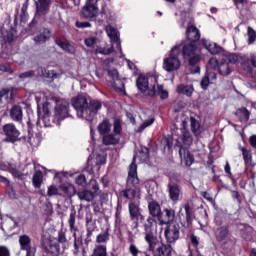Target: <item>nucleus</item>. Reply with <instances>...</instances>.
<instances>
[{
    "label": "nucleus",
    "instance_id": "nucleus-37",
    "mask_svg": "<svg viewBox=\"0 0 256 256\" xmlns=\"http://www.w3.org/2000/svg\"><path fill=\"white\" fill-rule=\"evenodd\" d=\"M90 256H109L107 253V245H96Z\"/></svg>",
    "mask_w": 256,
    "mask_h": 256
},
{
    "label": "nucleus",
    "instance_id": "nucleus-16",
    "mask_svg": "<svg viewBox=\"0 0 256 256\" xmlns=\"http://www.w3.org/2000/svg\"><path fill=\"white\" fill-rule=\"evenodd\" d=\"M146 201L148 203V211L149 215L152 217H156L161 219V205L155 199H153V195L148 194L146 196Z\"/></svg>",
    "mask_w": 256,
    "mask_h": 256
},
{
    "label": "nucleus",
    "instance_id": "nucleus-35",
    "mask_svg": "<svg viewBox=\"0 0 256 256\" xmlns=\"http://www.w3.org/2000/svg\"><path fill=\"white\" fill-rule=\"evenodd\" d=\"M229 235V226H222L217 229L216 239L221 243V241H225L227 236Z\"/></svg>",
    "mask_w": 256,
    "mask_h": 256
},
{
    "label": "nucleus",
    "instance_id": "nucleus-43",
    "mask_svg": "<svg viewBox=\"0 0 256 256\" xmlns=\"http://www.w3.org/2000/svg\"><path fill=\"white\" fill-rule=\"evenodd\" d=\"M74 237V255H79V250L81 249V247H83V238L78 237L77 238V234L74 233L73 234Z\"/></svg>",
    "mask_w": 256,
    "mask_h": 256
},
{
    "label": "nucleus",
    "instance_id": "nucleus-54",
    "mask_svg": "<svg viewBox=\"0 0 256 256\" xmlns=\"http://www.w3.org/2000/svg\"><path fill=\"white\" fill-rule=\"evenodd\" d=\"M88 191L92 193V195H95V193H98L99 191V183H97V180H91L88 184Z\"/></svg>",
    "mask_w": 256,
    "mask_h": 256
},
{
    "label": "nucleus",
    "instance_id": "nucleus-51",
    "mask_svg": "<svg viewBox=\"0 0 256 256\" xmlns=\"http://www.w3.org/2000/svg\"><path fill=\"white\" fill-rule=\"evenodd\" d=\"M156 95H159L160 99L165 100L169 97V92L164 89L163 85H158Z\"/></svg>",
    "mask_w": 256,
    "mask_h": 256
},
{
    "label": "nucleus",
    "instance_id": "nucleus-47",
    "mask_svg": "<svg viewBox=\"0 0 256 256\" xmlns=\"http://www.w3.org/2000/svg\"><path fill=\"white\" fill-rule=\"evenodd\" d=\"M77 211L72 207L70 210V217L68 220L70 231H75V219H76Z\"/></svg>",
    "mask_w": 256,
    "mask_h": 256
},
{
    "label": "nucleus",
    "instance_id": "nucleus-32",
    "mask_svg": "<svg viewBox=\"0 0 256 256\" xmlns=\"http://www.w3.org/2000/svg\"><path fill=\"white\" fill-rule=\"evenodd\" d=\"M32 185L35 189H41L43 185V172L38 170L34 173L32 177Z\"/></svg>",
    "mask_w": 256,
    "mask_h": 256
},
{
    "label": "nucleus",
    "instance_id": "nucleus-21",
    "mask_svg": "<svg viewBox=\"0 0 256 256\" xmlns=\"http://www.w3.org/2000/svg\"><path fill=\"white\" fill-rule=\"evenodd\" d=\"M106 33L109 39H111L113 45L116 46V49L121 51V41L119 40V33L117 32V29H115L113 26H107Z\"/></svg>",
    "mask_w": 256,
    "mask_h": 256
},
{
    "label": "nucleus",
    "instance_id": "nucleus-38",
    "mask_svg": "<svg viewBox=\"0 0 256 256\" xmlns=\"http://www.w3.org/2000/svg\"><path fill=\"white\" fill-rule=\"evenodd\" d=\"M218 71L220 75H223L224 77L227 75H231V64H229V62L227 61L222 62L220 65H218Z\"/></svg>",
    "mask_w": 256,
    "mask_h": 256
},
{
    "label": "nucleus",
    "instance_id": "nucleus-60",
    "mask_svg": "<svg viewBox=\"0 0 256 256\" xmlns=\"http://www.w3.org/2000/svg\"><path fill=\"white\" fill-rule=\"evenodd\" d=\"M188 60H189V65H191V67H195V65H197L201 61V57L196 53L190 58H188Z\"/></svg>",
    "mask_w": 256,
    "mask_h": 256
},
{
    "label": "nucleus",
    "instance_id": "nucleus-57",
    "mask_svg": "<svg viewBox=\"0 0 256 256\" xmlns=\"http://www.w3.org/2000/svg\"><path fill=\"white\" fill-rule=\"evenodd\" d=\"M42 121L44 123V127H53V125H55V123L53 122V116L51 115L43 116Z\"/></svg>",
    "mask_w": 256,
    "mask_h": 256
},
{
    "label": "nucleus",
    "instance_id": "nucleus-28",
    "mask_svg": "<svg viewBox=\"0 0 256 256\" xmlns=\"http://www.w3.org/2000/svg\"><path fill=\"white\" fill-rule=\"evenodd\" d=\"M55 44L66 53H69L70 55H75V46L71 45V43L63 42L61 39H56Z\"/></svg>",
    "mask_w": 256,
    "mask_h": 256
},
{
    "label": "nucleus",
    "instance_id": "nucleus-13",
    "mask_svg": "<svg viewBox=\"0 0 256 256\" xmlns=\"http://www.w3.org/2000/svg\"><path fill=\"white\" fill-rule=\"evenodd\" d=\"M184 211L185 214L179 212V221L182 225V227H185V229H188V227H191L193 225V208L189 206V204L184 205Z\"/></svg>",
    "mask_w": 256,
    "mask_h": 256
},
{
    "label": "nucleus",
    "instance_id": "nucleus-41",
    "mask_svg": "<svg viewBox=\"0 0 256 256\" xmlns=\"http://www.w3.org/2000/svg\"><path fill=\"white\" fill-rule=\"evenodd\" d=\"M161 145L163 146L164 151H171V148L173 147V137L164 136L161 139Z\"/></svg>",
    "mask_w": 256,
    "mask_h": 256
},
{
    "label": "nucleus",
    "instance_id": "nucleus-6",
    "mask_svg": "<svg viewBox=\"0 0 256 256\" xmlns=\"http://www.w3.org/2000/svg\"><path fill=\"white\" fill-rule=\"evenodd\" d=\"M137 154L134 155L132 163L129 166L128 177L126 180V187H132L135 189H141V184L139 183V177L137 176Z\"/></svg>",
    "mask_w": 256,
    "mask_h": 256
},
{
    "label": "nucleus",
    "instance_id": "nucleus-55",
    "mask_svg": "<svg viewBox=\"0 0 256 256\" xmlns=\"http://www.w3.org/2000/svg\"><path fill=\"white\" fill-rule=\"evenodd\" d=\"M113 127H114L113 128L114 135H117L119 137V135H121V131L123 130V128L121 126V120L116 118L114 120Z\"/></svg>",
    "mask_w": 256,
    "mask_h": 256
},
{
    "label": "nucleus",
    "instance_id": "nucleus-11",
    "mask_svg": "<svg viewBox=\"0 0 256 256\" xmlns=\"http://www.w3.org/2000/svg\"><path fill=\"white\" fill-rule=\"evenodd\" d=\"M42 249L44 253L51 256H59L61 253V246H59V242L50 239L42 240Z\"/></svg>",
    "mask_w": 256,
    "mask_h": 256
},
{
    "label": "nucleus",
    "instance_id": "nucleus-7",
    "mask_svg": "<svg viewBox=\"0 0 256 256\" xmlns=\"http://www.w3.org/2000/svg\"><path fill=\"white\" fill-rule=\"evenodd\" d=\"M164 235L168 244L177 243L181 237V226L178 223L169 224L164 230Z\"/></svg>",
    "mask_w": 256,
    "mask_h": 256
},
{
    "label": "nucleus",
    "instance_id": "nucleus-2",
    "mask_svg": "<svg viewBox=\"0 0 256 256\" xmlns=\"http://www.w3.org/2000/svg\"><path fill=\"white\" fill-rule=\"evenodd\" d=\"M35 5L36 13L29 24V31L33 34L39 31V23H43V21H45V17H47V14L51 9V0H38L35 2Z\"/></svg>",
    "mask_w": 256,
    "mask_h": 256
},
{
    "label": "nucleus",
    "instance_id": "nucleus-25",
    "mask_svg": "<svg viewBox=\"0 0 256 256\" xmlns=\"http://www.w3.org/2000/svg\"><path fill=\"white\" fill-rule=\"evenodd\" d=\"M186 37L190 43H195L201 39V32L195 26H190L187 28Z\"/></svg>",
    "mask_w": 256,
    "mask_h": 256
},
{
    "label": "nucleus",
    "instance_id": "nucleus-31",
    "mask_svg": "<svg viewBox=\"0 0 256 256\" xmlns=\"http://www.w3.org/2000/svg\"><path fill=\"white\" fill-rule=\"evenodd\" d=\"M181 139L183 142V145H186V147H191L193 145V136L191 135V132L187 130V128L181 129Z\"/></svg>",
    "mask_w": 256,
    "mask_h": 256
},
{
    "label": "nucleus",
    "instance_id": "nucleus-63",
    "mask_svg": "<svg viewBox=\"0 0 256 256\" xmlns=\"http://www.w3.org/2000/svg\"><path fill=\"white\" fill-rule=\"evenodd\" d=\"M54 195H59V189L57 186H49L47 191V197H54Z\"/></svg>",
    "mask_w": 256,
    "mask_h": 256
},
{
    "label": "nucleus",
    "instance_id": "nucleus-17",
    "mask_svg": "<svg viewBox=\"0 0 256 256\" xmlns=\"http://www.w3.org/2000/svg\"><path fill=\"white\" fill-rule=\"evenodd\" d=\"M120 195L129 201H133V199L139 201V199H141V188L126 186V188L120 192Z\"/></svg>",
    "mask_w": 256,
    "mask_h": 256
},
{
    "label": "nucleus",
    "instance_id": "nucleus-45",
    "mask_svg": "<svg viewBox=\"0 0 256 256\" xmlns=\"http://www.w3.org/2000/svg\"><path fill=\"white\" fill-rule=\"evenodd\" d=\"M240 151L242 152L244 163L251 165L253 161V156L251 155V152L245 147H240Z\"/></svg>",
    "mask_w": 256,
    "mask_h": 256
},
{
    "label": "nucleus",
    "instance_id": "nucleus-12",
    "mask_svg": "<svg viewBox=\"0 0 256 256\" xmlns=\"http://www.w3.org/2000/svg\"><path fill=\"white\" fill-rule=\"evenodd\" d=\"M131 221H136L135 227H139V223H145V216L141 213L139 204L130 202L128 205Z\"/></svg>",
    "mask_w": 256,
    "mask_h": 256
},
{
    "label": "nucleus",
    "instance_id": "nucleus-44",
    "mask_svg": "<svg viewBox=\"0 0 256 256\" xmlns=\"http://www.w3.org/2000/svg\"><path fill=\"white\" fill-rule=\"evenodd\" d=\"M138 157L141 163H145V161H149V148L142 146L138 153Z\"/></svg>",
    "mask_w": 256,
    "mask_h": 256
},
{
    "label": "nucleus",
    "instance_id": "nucleus-62",
    "mask_svg": "<svg viewBox=\"0 0 256 256\" xmlns=\"http://www.w3.org/2000/svg\"><path fill=\"white\" fill-rule=\"evenodd\" d=\"M86 47H95L97 45V37H89L84 40Z\"/></svg>",
    "mask_w": 256,
    "mask_h": 256
},
{
    "label": "nucleus",
    "instance_id": "nucleus-8",
    "mask_svg": "<svg viewBox=\"0 0 256 256\" xmlns=\"http://www.w3.org/2000/svg\"><path fill=\"white\" fill-rule=\"evenodd\" d=\"M153 227H157V220H155V217L149 216L144 223V239L146 243L155 241V239H157V234L153 232Z\"/></svg>",
    "mask_w": 256,
    "mask_h": 256
},
{
    "label": "nucleus",
    "instance_id": "nucleus-18",
    "mask_svg": "<svg viewBox=\"0 0 256 256\" xmlns=\"http://www.w3.org/2000/svg\"><path fill=\"white\" fill-rule=\"evenodd\" d=\"M168 193L171 201L177 203V201H179V196L181 195V186L175 181H170L168 183Z\"/></svg>",
    "mask_w": 256,
    "mask_h": 256
},
{
    "label": "nucleus",
    "instance_id": "nucleus-9",
    "mask_svg": "<svg viewBox=\"0 0 256 256\" xmlns=\"http://www.w3.org/2000/svg\"><path fill=\"white\" fill-rule=\"evenodd\" d=\"M174 149H178V153L180 155V159L185 161L186 167H191L193 163H195V157H193V154L189 152V149L186 147H183V143L181 141L177 140L176 144L174 146Z\"/></svg>",
    "mask_w": 256,
    "mask_h": 256
},
{
    "label": "nucleus",
    "instance_id": "nucleus-5",
    "mask_svg": "<svg viewBox=\"0 0 256 256\" xmlns=\"http://www.w3.org/2000/svg\"><path fill=\"white\" fill-rule=\"evenodd\" d=\"M67 117H71V114H69V102L65 100L58 101L54 109V115L52 116V123L59 126L61 125V121H64Z\"/></svg>",
    "mask_w": 256,
    "mask_h": 256
},
{
    "label": "nucleus",
    "instance_id": "nucleus-50",
    "mask_svg": "<svg viewBox=\"0 0 256 256\" xmlns=\"http://www.w3.org/2000/svg\"><path fill=\"white\" fill-rule=\"evenodd\" d=\"M155 123V118H150L149 120L145 121L144 123H142L138 129H136V133H143V131H145V129H147V127H151V125Z\"/></svg>",
    "mask_w": 256,
    "mask_h": 256
},
{
    "label": "nucleus",
    "instance_id": "nucleus-19",
    "mask_svg": "<svg viewBox=\"0 0 256 256\" xmlns=\"http://www.w3.org/2000/svg\"><path fill=\"white\" fill-rule=\"evenodd\" d=\"M51 39V30L49 28H43L42 32L36 34L33 37L35 45H45L47 41Z\"/></svg>",
    "mask_w": 256,
    "mask_h": 256
},
{
    "label": "nucleus",
    "instance_id": "nucleus-10",
    "mask_svg": "<svg viewBox=\"0 0 256 256\" xmlns=\"http://www.w3.org/2000/svg\"><path fill=\"white\" fill-rule=\"evenodd\" d=\"M99 13L97 8V0H87L85 6L81 10V15L84 19H95Z\"/></svg>",
    "mask_w": 256,
    "mask_h": 256
},
{
    "label": "nucleus",
    "instance_id": "nucleus-52",
    "mask_svg": "<svg viewBox=\"0 0 256 256\" xmlns=\"http://www.w3.org/2000/svg\"><path fill=\"white\" fill-rule=\"evenodd\" d=\"M29 7V0H26L21 8V14H20V18L21 21H27V17H29V15L27 14V9Z\"/></svg>",
    "mask_w": 256,
    "mask_h": 256
},
{
    "label": "nucleus",
    "instance_id": "nucleus-49",
    "mask_svg": "<svg viewBox=\"0 0 256 256\" xmlns=\"http://www.w3.org/2000/svg\"><path fill=\"white\" fill-rule=\"evenodd\" d=\"M99 25H103V23H109V16L107 15V8L105 6L102 7L100 12V17L98 18Z\"/></svg>",
    "mask_w": 256,
    "mask_h": 256
},
{
    "label": "nucleus",
    "instance_id": "nucleus-56",
    "mask_svg": "<svg viewBox=\"0 0 256 256\" xmlns=\"http://www.w3.org/2000/svg\"><path fill=\"white\" fill-rule=\"evenodd\" d=\"M55 241H57L58 244L61 243V245H63L64 249L67 248V236L65 235V232L60 231L58 233V239Z\"/></svg>",
    "mask_w": 256,
    "mask_h": 256
},
{
    "label": "nucleus",
    "instance_id": "nucleus-36",
    "mask_svg": "<svg viewBox=\"0 0 256 256\" xmlns=\"http://www.w3.org/2000/svg\"><path fill=\"white\" fill-rule=\"evenodd\" d=\"M111 234L109 233V228H107L104 232L100 233L96 237V243L98 245H105L109 241Z\"/></svg>",
    "mask_w": 256,
    "mask_h": 256
},
{
    "label": "nucleus",
    "instance_id": "nucleus-14",
    "mask_svg": "<svg viewBox=\"0 0 256 256\" xmlns=\"http://www.w3.org/2000/svg\"><path fill=\"white\" fill-rule=\"evenodd\" d=\"M174 47H177V50L180 51V58L182 57L185 60L197 53V45L193 43L175 45Z\"/></svg>",
    "mask_w": 256,
    "mask_h": 256
},
{
    "label": "nucleus",
    "instance_id": "nucleus-59",
    "mask_svg": "<svg viewBox=\"0 0 256 256\" xmlns=\"http://www.w3.org/2000/svg\"><path fill=\"white\" fill-rule=\"evenodd\" d=\"M248 43L249 45H251L252 43H255V39H256V33L255 30H253L251 27H248Z\"/></svg>",
    "mask_w": 256,
    "mask_h": 256
},
{
    "label": "nucleus",
    "instance_id": "nucleus-29",
    "mask_svg": "<svg viewBox=\"0 0 256 256\" xmlns=\"http://www.w3.org/2000/svg\"><path fill=\"white\" fill-rule=\"evenodd\" d=\"M236 117L240 120L241 123H247L249 121V117H251V112L245 107L239 108L234 113Z\"/></svg>",
    "mask_w": 256,
    "mask_h": 256
},
{
    "label": "nucleus",
    "instance_id": "nucleus-24",
    "mask_svg": "<svg viewBox=\"0 0 256 256\" xmlns=\"http://www.w3.org/2000/svg\"><path fill=\"white\" fill-rule=\"evenodd\" d=\"M161 225H167L171 221H175V210L166 208L161 212V219H158Z\"/></svg>",
    "mask_w": 256,
    "mask_h": 256
},
{
    "label": "nucleus",
    "instance_id": "nucleus-4",
    "mask_svg": "<svg viewBox=\"0 0 256 256\" xmlns=\"http://www.w3.org/2000/svg\"><path fill=\"white\" fill-rule=\"evenodd\" d=\"M179 55H181V52L177 50V47H173L170 50L169 57L163 61V69L168 73L179 70V67H181V57Z\"/></svg>",
    "mask_w": 256,
    "mask_h": 256
},
{
    "label": "nucleus",
    "instance_id": "nucleus-1",
    "mask_svg": "<svg viewBox=\"0 0 256 256\" xmlns=\"http://www.w3.org/2000/svg\"><path fill=\"white\" fill-rule=\"evenodd\" d=\"M72 106L80 119H85L88 123H92L93 119L103 109V102L89 96L78 95L72 99Z\"/></svg>",
    "mask_w": 256,
    "mask_h": 256
},
{
    "label": "nucleus",
    "instance_id": "nucleus-34",
    "mask_svg": "<svg viewBox=\"0 0 256 256\" xmlns=\"http://www.w3.org/2000/svg\"><path fill=\"white\" fill-rule=\"evenodd\" d=\"M98 132L102 136L111 133V123L109 122V120L105 119L98 125Z\"/></svg>",
    "mask_w": 256,
    "mask_h": 256
},
{
    "label": "nucleus",
    "instance_id": "nucleus-33",
    "mask_svg": "<svg viewBox=\"0 0 256 256\" xmlns=\"http://www.w3.org/2000/svg\"><path fill=\"white\" fill-rule=\"evenodd\" d=\"M193 91H195L193 85L181 84L177 87V93H179V95H186V97H191L193 95Z\"/></svg>",
    "mask_w": 256,
    "mask_h": 256
},
{
    "label": "nucleus",
    "instance_id": "nucleus-27",
    "mask_svg": "<svg viewBox=\"0 0 256 256\" xmlns=\"http://www.w3.org/2000/svg\"><path fill=\"white\" fill-rule=\"evenodd\" d=\"M202 45L205 47V49H207V51H209V53H211V55H219V53L223 51L221 46L217 45L216 43L211 44V42L206 39L202 40Z\"/></svg>",
    "mask_w": 256,
    "mask_h": 256
},
{
    "label": "nucleus",
    "instance_id": "nucleus-46",
    "mask_svg": "<svg viewBox=\"0 0 256 256\" xmlns=\"http://www.w3.org/2000/svg\"><path fill=\"white\" fill-rule=\"evenodd\" d=\"M241 67L246 71V73H250V75H253V62L251 61V58L244 60L241 63Z\"/></svg>",
    "mask_w": 256,
    "mask_h": 256
},
{
    "label": "nucleus",
    "instance_id": "nucleus-64",
    "mask_svg": "<svg viewBox=\"0 0 256 256\" xmlns=\"http://www.w3.org/2000/svg\"><path fill=\"white\" fill-rule=\"evenodd\" d=\"M96 53L100 55H111V53H113V46L110 48H97Z\"/></svg>",
    "mask_w": 256,
    "mask_h": 256
},
{
    "label": "nucleus",
    "instance_id": "nucleus-26",
    "mask_svg": "<svg viewBox=\"0 0 256 256\" xmlns=\"http://www.w3.org/2000/svg\"><path fill=\"white\" fill-rule=\"evenodd\" d=\"M10 118L12 121L21 123L23 121V108L19 105H14L10 110Z\"/></svg>",
    "mask_w": 256,
    "mask_h": 256
},
{
    "label": "nucleus",
    "instance_id": "nucleus-39",
    "mask_svg": "<svg viewBox=\"0 0 256 256\" xmlns=\"http://www.w3.org/2000/svg\"><path fill=\"white\" fill-rule=\"evenodd\" d=\"M77 195L80 201H87L88 203L95 199V195H93V192H89V190L78 192Z\"/></svg>",
    "mask_w": 256,
    "mask_h": 256
},
{
    "label": "nucleus",
    "instance_id": "nucleus-48",
    "mask_svg": "<svg viewBox=\"0 0 256 256\" xmlns=\"http://www.w3.org/2000/svg\"><path fill=\"white\" fill-rule=\"evenodd\" d=\"M62 191L67 195V197H69V199L75 195V187L71 184L63 185Z\"/></svg>",
    "mask_w": 256,
    "mask_h": 256
},
{
    "label": "nucleus",
    "instance_id": "nucleus-22",
    "mask_svg": "<svg viewBox=\"0 0 256 256\" xmlns=\"http://www.w3.org/2000/svg\"><path fill=\"white\" fill-rule=\"evenodd\" d=\"M95 222H93L92 217L87 216L86 217V239H85V245H89L91 243V241H93V239H91V237H93V232L95 231Z\"/></svg>",
    "mask_w": 256,
    "mask_h": 256
},
{
    "label": "nucleus",
    "instance_id": "nucleus-53",
    "mask_svg": "<svg viewBox=\"0 0 256 256\" xmlns=\"http://www.w3.org/2000/svg\"><path fill=\"white\" fill-rule=\"evenodd\" d=\"M36 71L38 77H41V79H49L51 77V73H49L45 67H38Z\"/></svg>",
    "mask_w": 256,
    "mask_h": 256
},
{
    "label": "nucleus",
    "instance_id": "nucleus-61",
    "mask_svg": "<svg viewBox=\"0 0 256 256\" xmlns=\"http://www.w3.org/2000/svg\"><path fill=\"white\" fill-rule=\"evenodd\" d=\"M31 77H35V70H29L19 74V79H29Z\"/></svg>",
    "mask_w": 256,
    "mask_h": 256
},
{
    "label": "nucleus",
    "instance_id": "nucleus-30",
    "mask_svg": "<svg viewBox=\"0 0 256 256\" xmlns=\"http://www.w3.org/2000/svg\"><path fill=\"white\" fill-rule=\"evenodd\" d=\"M120 137L117 134L108 133L103 136V144L104 145H118L120 141Z\"/></svg>",
    "mask_w": 256,
    "mask_h": 256
},
{
    "label": "nucleus",
    "instance_id": "nucleus-20",
    "mask_svg": "<svg viewBox=\"0 0 256 256\" xmlns=\"http://www.w3.org/2000/svg\"><path fill=\"white\" fill-rule=\"evenodd\" d=\"M27 127H28V143L31 145V147H39L41 145V137L39 135H33V124L31 121L27 122Z\"/></svg>",
    "mask_w": 256,
    "mask_h": 256
},
{
    "label": "nucleus",
    "instance_id": "nucleus-3",
    "mask_svg": "<svg viewBox=\"0 0 256 256\" xmlns=\"http://www.w3.org/2000/svg\"><path fill=\"white\" fill-rule=\"evenodd\" d=\"M136 86L141 93L148 91L149 97H155L157 95V77L140 75L136 80Z\"/></svg>",
    "mask_w": 256,
    "mask_h": 256
},
{
    "label": "nucleus",
    "instance_id": "nucleus-42",
    "mask_svg": "<svg viewBox=\"0 0 256 256\" xmlns=\"http://www.w3.org/2000/svg\"><path fill=\"white\" fill-rule=\"evenodd\" d=\"M190 127H191V131L192 133H194V135H199L200 133V129H201V123H199V121L193 117L190 118Z\"/></svg>",
    "mask_w": 256,
    "mask_h": 256
},
{
    "label": "nucleus",
    "instance_id": "nucleus-58",
    "mask_svg": "<svg viewBox=\"0 0 256 256\" xmlns=\"http://www.w3.org/2000/svg\"><path fill=\"white\" fill-rule=\"evenodd\" d=\"M209 85H211V81L206 75H204L200 82V86L204 91H207L209 89Z\"/></svg>",
    "mask_w": 256,
    "mask_h": 256
},
{
    "label": "nucleus",
    "instance_id": "nucleus-40",
    "mask_svg": "<svg viewBox=\"0 0 256 256\" xmlns=\"http://www.w3.org/2000/svg\"><path fill=\"white\" fill-rule=\"evenodd\" d=\"M107 73L109 77L112 79V81L114 82L113 84L114 87H116L117 81H119L122 87H125V84H123L122 81L119 79V71L117 69H108Z\"/></svg>",
    "mask_w": 256,
    "mask_h": 256
},
{
    "label": "nucleus",
    "instance_id": "nucleus-23",
    "mask_svg": "<svg viewBox=\"0 0 256 256\" xmlns=\"http://www.w3.org/2000/svg\"><path fill=\"white\" fill-rule=\"evenodd\" d=\"M19 243H20V249L22 251H36L37 248L33 245H31V237L28 235H22L19 237Z\"/></svg>",
    "mask_w": 256,
    "mask_h": 256
},
{
    "label": "nucleus",
    "instance_id": "nucleus-15",
    "mask_svg": "<svg viewBox=\"0 0 256 256\" xmlns=\"http://www.w3.org/2000/svg\"><path fill=\"white\" fill-rule=\"evenodd\" d=\"M3 131L9 143H16V141H21V139H19V135H21V132L17 130V127L15 126V124L9 123L4 125Z\"/></svg>",
    "mask_w": 256,
    "mask_h": 256
}]
</instances>
